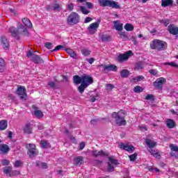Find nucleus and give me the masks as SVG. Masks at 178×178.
Returning <instances> with one entry per match:
<instances>
[{"instance_id":"obj_18","label":"nucleus","mask_w":178,"mask_h":178,"mask_svg":"<svg viewBox=\"0 0 178 178\" xmlns=\"http://www.w3.org/2000/svg\"><path fill=\"white\" fill-rule=\"evenodd\" d=\"M64 51L73 59H77V54L72 49H65Z\"/></svg>"},{"instance_id":"obj_44","label":"nucleus","mask_w":178,"mask_h":178,"mask_svg":"<svg viewBox=\"0 0 178 178\" xmlns=\"http://www.w3.org/2000/svg\"><path fill=\"white\" fill-rule=\"evenodd\" d=\"M147 169L149 172H159V169L156 168H154V166H149L147 167Z\"/></svg>"},{"instance_id":"obj_5","label":"nucleus","mask_w":178,"mask_h":178,"mask_svg":"<svg viewBox=\"0 0 178 178\" xmlns=\"http://www.w3.org/2000/svg\"><path fill=\"white\" fill-rule=\"evenodd\" d=\"M79 22H80V16H79L77 13H72L67 18V23L68 24H77Z\"/></svg>"},{"instance_id":"obj_10","label":"nucleus","mask_w":178,"mask_h":178,"mask_svg":"<svg viewBox=\"0 0 178 178\" xmlns=\"http://www.w3.org/2000/svg\"><path fill=\"white\" fill-rule=\"evenodd\" d=\"M119 148L120 149H124L127 151V152H133L136 148L133 145H130L129 143L124 144L123 143H120L118 145Z\"/></svg>"},{"instance_id":"obj_2","label":"nucleus","mask_w":178,"mask_h":178,"mask_svg":"<svg viewBox=\"0 0 178 178\" xmlns=\"http://www.w3.org/2000/svg\"><path fill=\"white\" fill-rule=\"evenodd\" d=\"M124 116H126V111L121 110L118 113H113L112 118L115 120L116 124L118 126H124L126 124V120H124Z\"/></svg>"},{"instance_id":"obj_62","label":"nucleus","mask_w":178,"mask_h":178,"mask_svg":"<svg viewBox=\"0 0 178 178\" xmlns=\"http://www.w3.org/2000/svg\"><path fill=\"white\" fill-rule=\"evenodd\" d=\"M84 147H86V143L84 142H82L79 145L80 149H84Z\"/></svg>"},{"instance_id":"obj_52","label":"nucleus","mask_w":178,"mask_h":178,"mask_svg":"<svg viewBox=\"0 0 178 178\" xmlns=\"http://www.w3.org/2000/svg\"><path fill=\"white\" fill-rule=\"evenodd\" d=\"M44 47L47 48V49H52V43L47 42L45 43Z\"/></svg>"},{"instance_id":"obj_41","label":"nucleus","mask_w":178,"mask_h":178,"mask_svg":"<svg viewBox=\"0 0 178 178\" xmlns=\"http://www.w3.org/2000/svg\"><path fill=\"white\" fill-rule=\"evenodd\" d=\"M3 173H5V175H9V176H10L12 173V167H7L6 169H4Z\"/></svg>"},{"instance_id":"obj_20","label":"nucleus","mask_w":178,"mask_h":178,"mask_svg":"<svg viewBox=\"0 0 178 178\" xmlns=\"http://www.w3.org/2000/svg\"><path fill=\"white\" fill-rule=\"evenodd\" d=\"M32 125L31 123H27L24 127V131L26 134H31Z\"/></svg>"},{"instance_id":"obj_27","label":"nucleus","mask_w":178,"mask_h":178,"mask_svg":"<svg viewBox=\"0 0 178 178\" xmlns=\"http://www.w3.org/2000/svg\"><path fill=\"white\" fill-rule=\"evenodd\" d=\"M173 3V0H161V6L166 8V6H170Z\"/></svg>"},{"instance_id":"obj_37","label":"nucleus","mask_w":178,"mask_h":178,"mask_svg":"<svg viewBox=\"0 0 178 178\" xmlns=\"http://www.w3.org/2000/svg\"><path fill=\"white\" fill-rule=\"evenodd\" d=\"M40 145L42 148H48V147H49V143L47 140H41Z\"/></svg>"},{"instance_id":"obj_17","label":"nucleus","mask_w":178,"mask_h":178,"mask_svg":"<svg viewBox=\"0 0 178 178\" xmlns=\"http://www.w3.org/2000/svg\"><path fill=\"white\" fill-rule=\"evenodd\" d=\"M114 28L117 31H122L123 30V24L120 23V21L117 20L113 22Z\"/></svg>"},{"instance_id":"obj_36","label":"nucleus","mask_w":178,"mask_h":178,"mask_svg":"<svg viewBox=\"0 0 178 178\" xmlns=\"http://www.w3.org/2000/svg\"><path fill=\"white\" fill-rule=\"evenodd\" d=\"M144 67V63L139 62L135 65V70H141Z\"/></svg>"},{"instance_id":"obj_7","label":"nucleus","mask_w":178,"mask_h":178,"mask_svg":"<svg viewBox=\"0 0 178 178\" xmlns=\"http://www.w3.org/2000/svg\"><path fill=\"white\" fill-rule=\"evenodd\" d=\"M26 147L28 148V155L30 158H34V156L38 155V150L35 148V145L29 144Z\"/></svg>"},{"instance_id":"obj_14","label":"nucleus","mask_w":178,"mask_h":178,"mask_svg":"<svg viewBox=\"0 0 178 178\" xmlns=\"http://www.w3.org/2000/svg\"><path fill=\"white\" fill-rule=\"evenodd\" d=\"M82 84L87 87L89 86L90 84H92V78L88 75H83Z\"/></svg>"},{"instance_id":"obj_3","label":"nucleus","mask_w":178,"mask_h":178,"mask_svg":"<svg viewBox=\"0 0 178 178\" xmlns=\"http://www.w3.org/2000/svg\"><path fill=\"white\" fill-rule=\"evenodd\" d=\"M150 48L152 49H157V51H162L166 48V42L157 39L154 40L150 43Z\"/></svg>"},{"instance_id":"obj_48","label":"nucleus","mask_w":178,"mask_h":178,"mask_svg":"<svg viewBox=\"0 0 178 178\" xmlns=\"http://www.w3.org/2000/svg\"><path fill=\"white\" fill-rule=\"evenodd\" d=\"M160 22L163 23L166 27L169 24V23H170V21L169 19H162L160 21Z\"/></svg>"},{"instance_id":"obj_4","label":"nucleus","mask_w":178,"mask_h":178,"mask_svg":"<svg viewBox=\"0 0 178 178\" xmlns=\"http://www.w3.org/2000/svg\"><path fill=\"white\" fill-rule=\"evenodd\" d=\"M99 4L100 6H108L109 8H113V9L120 8V6H119L118 2L111 0H99Z\"/></svg>"},{"instance_id":"obj_59","label":"nucleus","mask_w":178,"mask_h":178,"mask_svg":"<svg viewBox=\"0 0 178 178\" xmlns=\"http://www.w3.org/2000/svg\"><path fill=\"white\" fill-rule=\"evenodd\" d=\"M90 22H92V18L88 17L85 19L84 23H90Z\"/></svg>"},{"instance_id":"obj_24","label":"nucleus","mask_w":178,"mask_h":178,"mask_svg":"<svg viewBox=\"0 0 178 178\" xmlns=\"http://www.w3.org/2000/svg\"><path fill=\"white\" fill-rule=\"evenodd\" d=\"M8 127V121L6 120H2L0 121V130H6Z\"/></svg>"},{"instance_id":"obj_61","label":"nucleus","mask_w":178,"mask_h":178,"mask_svg":"<svg viewBox=\"0 0 178 178\" xmlns=\"http://www.w3.org/2000/svg\"><path fill=\"white\" fill-rule=\"evenodd\" d=\"M73 8H74V6L73 5V3H70L68 4L67 6V9L69 10H73Z\"/></svg>"},{"instance_id":"obj_54","label":"nucleus","mask_w":178,"mask_h":178,"mask_svg":"<svg viewBox=\"0 0 178 178\" xmlns=\"http://www.w3.org/2000/svg\"><path fill=\"white\" fill-rule=\"evenodd\" d=\"M17 175H20V172L17 170H14L11 172V173L10 174V176H17Z\"/></svg>"},{"instance_id":"obj_34","label":"nucleus","mask_w":178,"mask_h":178,"mask_svg":"<svg viewBox=\"0 0 178 178\" xmlns=\"http://www.w3.org/2000/svg\"><path fill=\"white\" fill-rule=\"evenodd\" d=\"M34 115L36 118H38V119H41V118H42V116H44V113H42V111H41L40 110H35Z\"/></svg>"},{"instance_id":"obj_23","label":"nucleus","mask_w":178,"mask_h":178,"mask_svg":"<svg viewBox=\"0 0 178 178\" xmlns=\"http://www.w3.org/2000/svg\"><path fill=\"white\" fill-rule=\"evenodd\" d=\"M9 146H8L7 145H0V151L3 154H7V152H9Z\"/></svg>"},{"instance_id":"obj_22","label":"nucleus","mask_w":178,"mask_h":178,"mask_svg":"<svg viewBox=\"0 0 178 178\" xmlns=\"http://www.w3.org/2000/svg\"><path fill=\"white\" fill-rule=\"evenodd\" d=\"M149 152H150L151 155L154 156V158H156L157 159H159V158H161V154H159V152H158V150L149 149Z\"/></svg>"},{"instance_id":"obj_56","label":"nucleus","mask_w":178,"mask_h":178,"mask_svg":"<svg viewBox=\"0 0 178 178\" xmlns=\"http://www.w3.org/2000/svg\"><path fill=\"white\" fill-rule=\"evenodd\" d=\"M145 99H147V101H149V100H153L154 99V95H147L146 97H145Z\"/></svg>"},{"instance_id":"obj_63","label":"nucleus","mask_w":178,"mask_h":178,"mask_svg":"<svg viewBox=\"0 0 178 178\" xmlns=\"http://www.w3.org/2000/svg\"><path fill=\"white\" fill-rule=\"evenodd\" d=\"M86 6H87V8H88V9H91L92 8L93 5L90 2H87Z\"/></svg>"},{"instance_id":"obj_15","label":"nucleus","mask_w":178,"mask_h":178,"mask_svg":"<svg viewBox=\"0 0 178 178\" xmlns=\"http://www.w3.org/2000/svg\"><path fill=\"white\" fill-rule=\"evenodd\" d=\"M168 30L172 35H177L178 34V27L175 24H170L168 26Z\"/></svg>"},{"instance_id":"obj_32","label":"nucleus","mask_w":178,"mask_h":178,"mask_svg":"<svg viewBox=\"0 0 178 178\" xmlns=\"http://www.w3.org/2000/svg\"><path fill=\"white\" fill-rule=\"evenodd\" d=\"M142 80H144L143 76H138L134 77L132 79H131V83H137L138 81H142Z\"/></svg>"},{"instance_id":"obj_12","label":"nucleus","mask_w":178,"mask_h":178,"mask_svg":"<svg viewBox=\"0 0 178 178\" xmlns=\"http://www.w3.org/2000/svg\"><path fill=\"white\" fill-rule=\"evenodd\" d=\"M132 56L133 52L131 51H128L125 52L124 54H120L118 56V60H119V62H124V60H127V59H129V56Z\"/></svg>"},{"instance_id":"obj_40","label":"nucleus","mask_w":178,"mask_h":178,"mask_svg":"<svg viewBox=\"0 0 178 178\" xmlns=\"http://www.w3.org/2000/svg\"><path fill=\"white\" fill-rule=\"evenodd\" d=\"M86 88H87V86H86L84 83H81V86L78 88V90L81 94H83Z\"/></svg>"},{"instance_id":"obj_26","label":"nucleus","mask_w":178,"mask_h":178,"mask_svg":"<svg viewBox=\"0 0 178 178\" xmlns=\"http://www.w3.org/2000/svg\"><path fill=\"white\" fill-rule=\"evenodd\" d=\"M74 83L75 84H80L81 83H83V76H79V75H75L73 77Z\"/></svg>"},{"instance_id":"obj_38","label":"nucleus","mask_w":178,"mask_h":178,"mask_svg":"<svg viewBox=\"0 0 178 178\" xmlns=\"http://www.w3.org/2000/svg\"><path fill=\"white\" fill-rule=\"evenodd\" d=\"M80 10L83 15H88V13H90V10L84 6H80Z\"/></svg>"},{"instance_id":"obj_6","label":"nucleus","mask_w":178,"mask_h":178,"mask_svg":"<svg viewBox=\"0 0 178 178\" xmlns=\"http://www.w3.org/2000/svg\"><path fill=\"white\" fill-rule=\"evenodd\" d=\"M26 56L31 59L34 63H44V60L31 51L27 52Z\"/></svg>"},{"instance_id":"obj_55","label":"nucleus","mask_w":178,"mask_h":178,"mask_svg":"<svg viewBox=\"0 0 178 178\" xmlns=\"http://www.w3.org/2000/svg\"><path fill=\"white\" fill-rule=\"evenodd\" d=\"M149 73H150V74H153V76H156V74H158V70H150Z\"/></svg>"},{"instance_id":"obj_58","label":"nucleus","mask_w":178,"mask_h":178,"mask_svg":"<svg viewBox=\"0 0 178 178\" xmlns=\"http://www.w3.org/2000/svg\"><path fill=\"white\" fill-rule=\"evenodd\" d=\"M108 172H113V165H112V164H111V163H108Z\"/></svg>"},{"instance_id":"obj_19","label":"nucleus","mask_w":178,"mask_h":178,"mask_svg":"<svg viewBox=\"0 0 178 178\" xmlns=\"http://www.w3.org/2000/svg\"><path fill=\"white\" fill-rule=\"evenodd\" d=\"M145 143L147 145L148 147H149V149L154 148L155 145H156V142L150 140V139H146L145 140Z\"/></svg>"},{"instance_id":"obj_11","label":"nucleus","mask_w":178,"mask_h":178,"mask_svg":"<svg viewBox=\"0 0 178 178\" xmlns=\"http://www.w3.org/2000/svg\"><path fill=\"white\" fill-rule=\"evenodd\" d=\"M17 94L21 98V99H27V93H26V88L20 86L17 90Z\"/></svg>"},{"instance_id":"obj_43","label":"nucleus","mask_w":178,"mask_h":178,"mask_svg":"<svg viewBox=\"0 0 178 178\" xmlns=\"http://www.w3.org/2000/svg\"><path fill=\"white\" fill-rule=\"evenodd\" d=\"M109 40H111V36L107 35H102V41H109Z\"/></svg>"},{"instance_id":"obj_30","label":"nucleus","mask_w":178,"mask_h":178,"mask_svg":"<svg viewBox=\"0 0 178 178\" xmlns=\"http://www.w3.org/2000/svg\"><path fill=\"white\" fill-rule=\"evenodd\" d=\"M74 165H81L83 163V156H78L74 159Z\"/></svg>"},{"instance_id":"obj_57","label":"nucleus","mask_w":178,"mask_h":178,"mask_svg":"<svg viewBox=\"0 0 178 178\" xmlns=\"http://www.w3.org/2000/svg\"><path fill=\"white\" fill-rule=\"evenodd\" d=\"M86 60H87V62H88V63H90V65H92V63H94L95 59H94V58H87Z\"/></svg>"},{"instance_id":"obj_33","label":"nucleus","mask_w":178,"mask_h":178,"mask_svg":"<svg viewBox=\"0 0 178 178\" xmlns=\"http://www.w3.org/2000/svg\"><path fill=\"white\" fill-rule=\"evenodd\" d=\"M124 29L127 31H133V30H134V26L131 24H126L124 26Z\"/></svg>"},{"instance_id":"obj_35","label":"nucleus","mask_w":178,"mask_h":178,"mask_svg":"<svg viewBox=\"0 0 178 178\" xmlns=\"http://www.w3.org/2000/svg\"><path fill=\"white\" fill-rule=\"evenodd\" d=\"M121 77L127 78L129 77V74H130V72L127 70H122L120 72Z\"/></svg>"},{"instance_id":"obj_21","label":"nucleus","mask_w":178,"mask_h":178,"mask_svg":"<svg viewBox=\"0 0 178 178\" xmlns=\"http://www.w3.org/2000/svg\"><path fill=\"white\" fill-rule=\"evenodd\" d=\"M22 22L24 23V26L29 29H31V27H33V24H31V21H30L29 18L22 19Z\"/></svg>"},{"instance_id":"obj_16","label":"nucleus","mask_w":178,"mask_h":178,"mask_svg":"<svg viewBox=\"0 0 178 178\" xmlns=\"http://www.w3.org/2000/svg\"><path fill=\"white\" fill-rule=\"evenodd\" d=\"M92 155L93 156H108L109 154L106 152H104L103 150L97 151V150H94L92 152Z\"/></svg>"},{"instance_id":"obj_53","label":"nucleus","mask_w":178,"mask_h":178,"mask_svg":"<svg viewBox=\"0 0 178 178\" xmlns=\"http://www.w3.org/2000/svg\"><path fill=\"white\" fill-rule=\"evenodd\" d=\"M1 163L3 166H8V165H9L10 162H9V161H8L6 159H3V160H2Z\"/></svg>"},{"instance_id":"obj_9","label":"nucleus","mask_w":178,"mask_h":178,"mask_svg":"<svg viewBox=\"0 0 178 178\" xmlns=\"http://www.w3.org/2000/svg\"><path fill=\"white\" fill-rule=\"evenodd\" d=\"M99 67L102 68V70L104 72V73H108V72H118V67L115 65H99Z\"/></svg>"},{"instance_id":"obj_39","label":"nucleus","mask_w":178,"mask_h":178,"mask_svg":"<svg viewBox=\"0 0 178 178\" xmlns=\"http://www.w3.org/2000/svg\"><path fill=\"white\" fill-rule=\"evenodd\" d=\"M81 54L84 56H88V55H90L91 51L90 50H88V49H83L81 50Z\"/></svg>"},{"instance_id":"obj_50","label":"nucleus","mask_w":178,"mask_h":178,"mask_svg":"<svg viewBox=\"0 0 178 178\" xmlns=\"http://www.w3.org/2000/svg\"><path fill=\"white\" fill-rule=\"evenodd\" d=\"M106 89L108 90H113V88H115V86L111 83L106 85Z\"/></svg>"},{"instance_id":"obj_31","label":"nucleus","mask_w":178,"mask_h":178,"mask_svg":"<svg viewBox=\"0 0 178 178\" xmlns=\"http://www.w3.org/2000/svg\"><path fill=\"white\" fill-rule=\"evenodd\" d=\"M166 125L168 129H173L175 127V122L173 120L168 119L166 121Z\"/></svg>"},{"instance_id":"obj_51","label":"nucleus","mask_w":178,"mask_h":178,"mask_svg":"<svg viewBox=\"0 0 178 178\" xmlns=\"http://www.w3.org/2000/svg\"><path fill=\"white\" fill-rule=\"evenodd\" d=\"M63 48V45H58L55 47L54 49L52 50L53 52H55V51H60Z\"/></svg>"},{"instance_id":"obj_49","label":"nucleus","mask_w":178,"mask_h":178,"mask_svg":"<svg viewBox=\"0 0 178 178\" xmlns=\"http://www.w3.org/2000/svg\"><path fill=\"white\" fill-rule=\"evenodd\" d=\"M22 165H23V163H22L20 161H16L14 163V166H15V168H20Z\"/></svg>"},{"instance_id":"obj_29","label":"nucleus","mask_w":178,"mask_h":178,"mask_svg":"<svg viewBox=\"0 0 178 178\" xmlns=\"http://www.w3.org/2000/svg\"><path fill=\"white\" fill-rule=\"evenodd\" d=\"M0 70L1 72H5L6 70V65L5 64V60L0 58Z\"/></svg>"},{"instance_id":"obj_28","label":"nucleus","mask_w":178,"mask_h":178,"mask_svg":"<svg viewBox=\"0 0 178 178\" xmlns=\"http://www.w3.org/2000/svg\"><path fill=\"white\" fill-rule=\"evenodd\" d=\"M36 166H38V168H40V169H47L48 168V164H47L46 163H42L41 161H37Z\"/></svg>"},{"instance_id":"obj_13","label":"nucleus","mask_w":178,"mask_h":178,"mask_svg":"<svg viewBox=\"0 0 178 178\" xmlns=\"http://www.w3.org/2000/svg\"><path fill=\"white\" fill-rule=\"evenodd\" d=\"M166 83V79L165 78H159L156 81L154 82V86L156 90H161L162 86Z\"/></svg>"},{"instance_id":"obj_42","label":"nucleus","mask_w":178,"mask_h":178,"mask_svg":"<svg viewBox=\"0 0 178 178\" xmlns=\"http://www.w3.org/2000/svg\"><path fill=\"white\" fill-rule=\"evenodd\" d=\"M144 90V89H143L141 88V86H137L136 87H135L134 88V92H143V91Z\"/></svg>"},{"instance_id":"obj_8","label":"nucleus","mask_w":178,"mask_h":178,"mask_svg":"<svg viewBox=\"0 0 178 178\" xmlns=\"http://www.w3.org/2000/svg\"><path fill=\"white\" fill-rule=\"evenodd\" d=\"M101 23V19H98L97 22L92 23L88 27V30L90 34H95L99 27V24Z\"/></svg>"},{"instance_id":"obj_46","label":"nucleus","mask_w":178,"mask_h":178,"mask_svg":"<svg viewBox=\"0 0 178 178\" xmlns=\"http://www.w3.org/2000/svg\"><path fill=\"white\" fill-rule=\"evenodd\" d=\"M164 65L172 66V67H178V65L175 62L165 63Z\"/></svg>"},{"instance_id":"obj_1","label":"nucleus","mask_w":178,"mask_h":178,"mask_svg":"<svg viewBox=\"0 0 178 178\" xmlns=\"http://www.w3.org/2000/svg\"><path fill=\"white\" fill-rule=\"evenodd\" d=\"M10 33L13 37L17 38L19 35H23L29 37V31H27V28L20 24L18 27V30H16V28L11 26L10 28Z\"/></svg>"},{"instance_id":"obj_60","label":"nucleus","mask_w":178,"mask_h":178,"mask_svg":"<svg viewBox=\"0 0 178 178\" xmlns=\"http://www.w3.org/2000/svg\"><path fill=\"white\" fill-rule=\"evenodd\" d=\"M60 8V6H59V4H56L53 6L54 10H59Z\"/></svg>"},{"instance_id":"obj_45","label":"nucleus","mask_w":178,"mask_h":178,"mask_svg":"<svg viewBox=\"0 0 178 178\" xmlns=\"http://www.w3.org/2000/svg\"><path fill=\"white\" fill-rule=\"evenodd\" d=\"M129 158L131 162H134L137 158V154L134 153V154L129 156Z\"/></svg>"},{"instance_id":"obj_64","label":"nucleus","mask_w":178,"mask_h":178,"mask_svg":"<svg viewBox=\"0 0 178 178\" xmlns=\"http://www.w3.org/2000/svg\"><path fill=\"white\" fill-rule=\"evenodd\" d=\"M48 86H49V87H51V88H54V87H55V83H54V82H49L48 83Z\"/></svg>"},{"instance_id":"obj_47","label":"nucleus","mask_w":178,"mask_h":178,"mask_svg":"<svg viewBox=\"0 0 178 178\" xmlns=\"http://www.w3.org/2000/svg\"><path fill=\"white\" fill-rule=\"evenodd\" d=\"M108 161L111 163V165H118V160H116L112 157H110L108 159Z\"/></svg>"},{"instance_id":"obj_25","label":"nucleus","mask_w":178,"mask_h":178,"mask_svg":"<svg viewBox=\"0 0 178 178\" xmlns=\"http://www.w3.org/2000/svg\"><path fill=\"white\" fill-rule=\"evenodd\" d=\"M1 42L5 49H8V48H9V42H8V39L6 38V37H1Z\"/></svg>"}]
</instances>
